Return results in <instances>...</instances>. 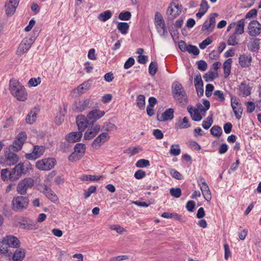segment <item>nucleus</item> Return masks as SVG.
<instances>
[{"label": "nucleus", "mask_w": 261, "mask_h": 261, "mask_svg": "<svg viewBox=\"0 0 261 261\" xmlns=\"http://www.w3.org/2000/svg\"><path fill=\"white\" fill-rule=\"evenodd\" d=\"M19 226L22 229L28 230H35L37 229V227L34 221L29 218H24L19 222Z\"/></svg>", "instance_id": "nucleus-24"}, {"label": "nucleus", "mask_w": 261, "mask_h": 261, "mask_svg": "<svg viewBox=\"0 0 261 261\" xmlns=\"http://www.w3.org/2000/svg\"><path fill=\"white\" fill-rule=\"evenodd\" d=\"M100 129V127L98 124L90 123L89 127L84 134V139L90 140L93 138L99 132Z\"/></svg>", "instance_id": "nucleus-11"}, {"label": "nucleus", "mask_w": 261, "mask_h": 261, "mask_svg": "<svg viewBox=\"0 0 261 261\" xmlns=\"http://www.w3.org/2000/svg\"><path fill=\"white\" fill-rule=\"evenodd\" d=\"M170 194L175 198H179L181 195V189L179 188H172L170 189Z\"/></svg>", "instance_id": "nucleus-53"}, {"label": "nucleus", "mask_w": 261, "mask_h": 261, "mask_svg": "<svg viewBox=\"0 0 261 261\" xmlns=\"http://www.w3.org/2000/svg\"><path fill=\"white\" fill-rule=\"evenodd\" d=\"M103 178L104 177L102 175L97 176L96 175L87 174H83L80 178L82 181H98L103 179Z\"/></svg>", "instance_id": "nucleus-37"}, {"label": "nucleus", "mask_w": 261, "mask_h": 261, "mask_svg": "<svg viewBox=\"0 0 261 261\" xmlns=\"http://www.w3.org/2000/svg\"><path fill=\"white\" fill-rule=\"evenodd\" d=\"M148 70L149 73L151 75H154L158 71L157 63L155 62H151L149 66Z\"/></svg>", "instance_id": "nucleus-52"}, {"label": "nucleus", "mask_w": 261, "mask_h": 261, "mask_svg": "<svg viewBox=\"0 0 261 261\" xmlns=\"http://www.w3.org/2000/svg\"><path fill=\"white\" fill-rule=\"evenodd\" d=\"M25 250L22 248L17 249L14 252L12 259L13 261H22L25 257Z\"/></svg>", "instance_id": "nucleus-32"}, {"label": "nucleus", "mask_w": 261, "mask_h": 261, "mask_svg": "<svg viewBox=\"0 0 261 261\" xmlns=\"http://www.w3.org/2000/svg\"><path fill=\"white\" fill-rule=\"evenodd\" d=\"M191 126V124L189 122V119L187 117L183 118L182 120H179L177 123H175V127L177 129L187 128Z\"/></svg>", "instance_id": "nucleus-34"}, {"label": "nucleus", "mask_w": 261, "mask_h": 261, "mask_svg": "<svg viewBox=\"0 0 261 261\" xmlns=\"http://www.w3.org/2000/svg\"><path fill=\"white\" fill-rule=\"evenodd\" d=\"M213 115L211 114L202 122V126L205 129H208L213 123Z\"/></svg>", "instance_id": "nucleus-42"}, {"label": "nucleus", "mask_w": 261, "mask_h": 261, "mask_svg": "<svg viewBox=\"0 0 261 261\" xmlns=\"http://www.w3.org/2000/svg\"><path fill=\"white\" fill-rule=\"evenodd\" d=\"M214 87L212 84H207L205 88V95L210 97L212 95V92L214 90Z\"/></svg>", "instance_id": "nucleus-64"}, {"label": "nucleus", "mask_w": 261, "mask_h": 261, "mask_svg": "<svg viewBox=\"0 0 261 261\" xmlns=\"http://www.w3.org/2000/svg\"><path fill=\"white\" fill-rule=\"evenodd\" d=\"M41 83V79L38 78H31L29 82L28 85L30 87H36Z\"/></svg>", "instance_id": "nucleus-58"}, {"label": "nucleus", "mask_w": 261, "mask_h": 261, "mask_svg": "<svg viewBox=\"0 0 261 261\" xmlns=\"http://www.w3.org/2000/svg\"><path fill=\"white\" fill-rule=\"evenodd\" d=\"M136 105L140 110H144L145 107V97L142 94L139 95L136 99Z\"/></svg>", "instance_id": "nucleus-41"}, {"label": "nucleus", "mask_w": 261, "mask_h": 261, "mask_svg": "<svg viewBox=\"0 0 261 261\" xmlns=\"http://www.w3.org/2000/svg\"><path fill=\"white\" fill-rule=\"evenodd\" d=\"M217 16V13H214L212 16H210L209 20H206L204 22L202 27V31H206L208 33L212 32L216 24L215 17Z\"/></svg>", "instance_id": "nucleus-17"}, {"label": "nucleus", "mask_w": 261, "mask_h": 261, "mask_svg": "<svg viewBox=\"0 0 261 261\" xmlns=\"http://www.w3.org/2000/svg\"><path fill=\"white\" fill-rule=\"evenodd\" d=\"M104 111L100 110L99 109H94L90 111L87 114V118L92 120L91 123H93L101 118L105 114Z\"/></svg>", "instance_id": "nucleus-19"}, {"label": "nucleus", "mask_w": 261, "mask_h": 261, "mask_svg": "<svg viewBox=\"0 0 261 261\" xmlns=\"http://www.w3.org/2000/svg\"><path fill=\"white\" fill-rule=\"evenodd\" d=\"M150 166V162L145 159H140L136 163V166L138 168H144Z\"/></svg>", "instance_id": "nucleus-51"}, {"label": "nucleus", "mask_w": 261, "mask_h": 261, "mask_svg": "<svg viewBox=\"0 0 261 261\" xmlns=\"http://www.w3.org/2000/svg\"><path fill=\"white\" fill-rule=\"evenodd\" d=\"M239 38L238 35L235 33L231 34L227 40V44L228 45L236 46L238 44Z\"/></svg>", "instance_id": "nucleus-39"}, {"label": "nucleus", "mask_w": 261, "mask_h": 261, "mask_svg": "<svg viewBox=\"0 0 261 261\" xmlns=\"http://www.w3.org/2000/svg\"><path fill=\"white\" fill-rule=\"evenodd\" d=\"M129 25L127 22H118L117 29L123 35L127 34L129 29Z\"/></svg>", "instance_id": "nucleus-43"}, {"label": "nucleus", "mask_w": 261, "mask_h": 261, "mask_svg": "<svg viewBox=\"0 0 261 261\" xmlns=\"http://www.w3.org/2000/svg\"><path fill=\"white\" fill-rule=\"evenodd\" d=\"M34 184V181L32 178H25L18 183L17 187V191L21 195L25 194L27 190L31 188Z\"/></svg>", "instance_id": "nucleus-8"}, {"label": "nucleus", "mask_w": 261, "mask_h": 261, "mask_svg": "<svg viewBox=\"0 0 261 261\" xmlns=\"http://www.w3.org/2000/svg\"><path fill=\"white\" fill-rule=\"evenodd\" d=\"M33 42L34 40L32 38H24L19 45L17 51V54L18 55H21L27 52Z\"/></svg>", "instance_id": "nucleus-13"}, {"label": "nucleus", "mask_w": 261, "mask_h": 261, "mask_svg": "<svg viewBox=\"0 0 261 261\" xmlns=\"http://www.w3.org/2000/svg\"><path fill=\"white\" fill-rule=\"evenodd\" d=\"M82 156L74 151L68 156V160L70 162H74L80 160Z\"/></svg>", "instance_id": "nucleus-56"}, {"label": "nucleus", "mask_w": 261, "mask_h": 261, "mask_svg": "<svg viewBox=\"0 0 261 261\" xmlns=\"http://www.w3.org/2000/svg\"><path fill=\"white\" fill-rule=\"evenodd\" d=\"M32 169L30 163H20L15 166L11 170L3 169L1 172V179L5 182L15 181L18 180L23 174H25Z\"/></svg>", "instance_id": "nucleus-1"}, {"label": "nucleus", "mask_w": 261, "mask_h": 261, "mask_svg": "<svg viewBox=\"0 0 261 261\" xmlns=\"http://www.w3.org/2000/svg\"><path fill=\"white\" fill-rule=\"evenodd\" d=\"M248 29L249 35L255 37L260 33L261 25L257 20H252L250 22Z\"/></svg>", "instance_id": "nucleus-14"}, {"label": "nucleus", "mask_w": 261, "mask_h": 261, "mask_svg": "<svg viewBox=\"0 0 261 261\" xmlns=\"http://www.w3.org/2000/svg\"><path fill=\"white\" fill-rule=\"evenodd\" d=\"M44 151V146L35 145L34 146L33 151L30 153H27L25 156L28 160H35L43 155Z\"/></svg>", "instance_id": "nucleus-12"}, {"label": "nucleus", "mask_w": 261, "mask_h": 261, "mask_svg": "<svg viewBox=\"0 0 261 261\" xmlns=\"http://www.w3.org/2000/svg\"><path fill=\"white\" fill-rule=\"evenodd\" d=\"M9 247L6 242H4L3 238L2 241H0V253L6 254L9 253Z\"/></svg>", "instance_id": "nucleus-48"}, {"label": "nucleus", "mask_w": 261, "mask_h": 261, "mask_svg": "<svg viewBox=\"0 0 261 261\" xmlns=\"http://www.w3.org/2000/svg\"><path fill=\"white\" fill-rule=\"evenodd\" d=\"M4 239V242L7 243L9 248H18L20 246L19 240L14 236H6Z\"/></svg>", "instance_id": "nucleus-23"}, {"label": "nucleus", "mask_w": 261, "mask_h": 261, "mask_svg": "<svg viewBox=\"0 0 261 261\" xmlns=\"http://www.w3.org/2000/svg\"><path fill=\"white\" fill-rule=\"evenodd\" d=\"M110 137L107 133H102L98 135L92 143L93 148L98 149L100 146L109 140Z\"/></svg>", "instance_id": "nucleus-15"}, {"label": "nucleus", "mask_w": 261, "mask_h": 261, "mask_svg": "<svg viewBox=\"0 0 261 261\" xmlns=\"http://www.w3.org/2000/svg\"><path fill=\"white\" fill-rule=\"evenodd\" d=\"M86 145L83 143H77L74 148V151L78 153L80 155L83 156L86 151Z\"/></svg>", "instance_id": "nucleus-44"}, {"label": "nucleus", "mask_w": 261, "mask_h": 261, "mask_svg": "<svg viewBox=\"0 0 261 261\" xmlns=\"http://www.w3.org/2000/svg\"><path fill=\"white\" fill-rule=\"evenodd\" d=\"M232 60L231 58L227 59L223 63L224 73L225 77H228L230 73Z\"/></svg>", "instance_id": "nucleus-38"}, {"label": "nucleus", "mask_w": 261, "mask_h": 261, "mask_svg": "<svg viewBox=\"0 0 261 261\" xmlns=\"http://www.w3.org/2000/svg\"><path fill=\"white\" fill-rule=\"evenodd\" d=\"M112 16V13L110 10H107L104 11L102 13H100L97 18L98 19L102 21L105 22L110 18H111Z\"/></svg>", "instance_id": "nucleus-40"}, {"label": "nucleus", "mask_w": 261, "mask_h": 261, "mask_svg": "<svg viewBox=\"0 0 261 261\" xmlns=\"http://www.w3.org/2000/svg\"><path fill=\"white\" fill-rule=\"evenodd\" d=\"M212 42V40L210 38L208 37L203 41H202V42L199 44V47L201 49H203L205 48L207 45L211 44Z\"/></svg>", "instance_id": "nucleus-61"}, {"label": "nucleus", "mask_w": 261, "mask_h": 261, "mask_svg": "<svg viewBox=\"0 0 261 261\" xmlns=\"http://www.w3.org/2000/svg\"><path fill=\"white\" fill-rule=\"evenodd\" d=\"M135 64V60L133 58H129L124 64V68L127 69L132 67Z\"/></svg>", "instance_id": "nucleus-62"}, {"label": "nucleus", "mask_w": 261, "mask_h": 261, "mask_svg": "<svg viewBox=\"0 0 261 261\" xmlns=\"http://www.w3.org/2000/svg\"><path fill=\"white\" fill-rule=\"evenodd\" d=\"M188 112L191 115L192 119L195 121H200L202 117L200 115L199 111H197L195 108L193 109L192 106H188L187 107Z\"/></svg>", "instance_id": "nucleus-31"}, {"label": "nucleus", "mask_w": 261, "mask_h": 261, "mask_svg": "<svg viewBox=\"0 0 261 261\" xmlns=\"http://www.w3.org/2000/svg\"><path fill=\"white\" fill-rule=\"evenodd\" d=\"M83 134L81 132H73L68 134L65 139L68 142L74 143L80 141L82 137Z\"/></svg>", "instance_id": "nucleus-26"}, {"label": "nucleus", "mask_w": 261, "mask_h": 261, "mask_svg": "<svg viewBox=\"0 0 261 261\" xmlns=\"http://www.w3.org/2000/svg\"><path fill=\"white\" fill-rule=\"evenodd\" d=\"M203 104L204 106L200 103H197L195 109L199 112L205 113L210 109V102L207 99H203Z\"/></svg>", "instance_id": "nucleus-36"}, {"label": "nucleus", "mask_w": 261, "mask_h": 261, "mask_svg": "<svg viewBox=\"0 0 261 261\" xmlns=\"http://www.w3.org/2000/svg\"><path fill=\"white\" fill-rule=\"evenodd\" d=\"M10 91L11 94L18 100L23 101L27 99L28 93L24 87L17 80H10Z\"/></svg>", "instance_id": "nucleus-2"}, {"label": "nucleus", "mask_w": 261, "mask_h": 261, "mask_svg": "<svg viewBox=\"0 0 261 261\" xmlns=\"http://www.w3.org/2000/svg\"><path fill=\"white\" fill-rule=\"evenodd\" d=\"M217 76V72L209 71L203 76V79L206 82L212 81Z\"/></svg>", "instance_id": "nucleus-50"}, {"label": "nucleus", "mask_w": 261, "mask_h": 261, "mask_svg": "<svg viewBox=\"0 0 261 261\" xmlns=\"http://www.w3.org/2000/svg\"><path fill=\"white\" fill-rule=\"evenodd\" d=\"M40 111L39 108L35 107L29 113L26 117V121L29 124L33 123L36 119L37 115Z\"/></svg>", "instance_id": "nucleus-29"}, {"label": "nucleus", "mask_w": 261, "mask_h": 261, "mask_svg": "<svg viewBox=\"0 0 261 261\" xmlns=\"http://www.w3.org/2000/svg\"><path fill=\"white\" fill-rule=\"evenodd\" d=\"M155 27L158 33L161 37L164 38H166L167 37L168 32L166 28L165 21L159 23H155Z\"/></svg>", "instance_id": "nucleus-28"}, {"label": "nucleus", "mask_w": 261, "mask_h": 261, "mask_svg": "<svg viewBox=\"0 0 261 261\" xmlns=\"http://www.w3.org/2000/svg\"><path fill=\"white\" fill-rule=\"evenodd\" d=\"M198 185L200 187L204 198L207 201H210L212 198V194L210 188L205 182L204 179L202 177L198 180Z\"/></svg>", "instance_id": "nucleus-10"}, {"label": "nucleus", "mask_w": 261, "mask_h": 261, "mask_svg": "<svg viewBox=\"0 0 261 261\" xmlns=\"http://www.w3.org/2000/svg\"><path fill=\"white\" fill-rule=\"evenodd\" d=\"M231 107L236 118L240 120L242 118L243 108L241 103L238 101L236 96H232L231 98Z\"/></svg>", "instance_id": "nucleus-9"}, {"label": "nucleus", "mask_w": 261, "mask_h": 261, "mask_svg": "<svg viewBox=\"0 0 261 261\" xmlns=\"http://www.w3.org/2000/svg\"><path fill=\"white\" fill-rule=\"evenodd\" d=\"M131 13L128 11L122 12L118 16V18L122 20H128L131 17Z\"/></svg>", "instance_id": "nucleus-55"}, {"label": "nucleus", "mask_w": 261, "mask_h": 261, "mask_svg": "<svg viewBox=\"0 0 261 261\" xmlns=\"http://www.w3.org/2000/svg\"><path fill=\"white\" fill-rule=\"evenodd\" d=\"M167 13L170 16V19H174L179 15V10L175 12L174 8L170 5L168 8Z\"/></svg>", "instance_id": "nucleus-49"}, {"label": "nucleus", "mask_w": 261, "mask_h": 261, "mask_svg": "<svg viewBox=\"0 0 261 261\" xmlns=\"http://www.w3.org/2000/svg\"><path fill=\"white\" fill-rule=\"evenodd\" d=\"M90 103V100L89 99L84 100H76L73 106L72 110L77 112H81L87 108Z\"/></svg>", "instance_id": "nucleus-18"}, {"label": "nucleus", "mask_w": 261, "mask_h": 261, "mask_svg": "<svg viewBox=\"0 0 261 261\" xmlns=\"http://www.w3.org/2000/svg\"><path fill=\"white\" fill-rule=\"evenodd\" d=\"M194 85L197 95L202 96L203 94V84L201 75L199 73L195 75Z\"/></svg>", "instance_id": "nucleus-22"}, {"label": "nucleus", "mask_w": 261, "mask_h": 261, "mask_svg": "<svg viewBox=\"0 0 261 261\" xmlns=\"http://www.w3.org/2000/svg\"><path fill=\"white\" fill-rule=\"evenodd\" d=\"M45 196L51 201L55 202L58 199L56 194L47 186L45 185L43 191Z\"/></svg>", "instance_id": "nucleus-33"}, {"label": "nucleus", "mask_w": 261, "mask_h": 261, "mask_svg": "<svg viewBox=\"0 0 261 261\" xmlns=\"http://www.w3.org/2000/svg\"><path fill=\"white\" fill-rule=\"evenodd\" d=\"M187 51L190 54H193L194 55H198L199 54V50L195 45H188Z\"/></svg>", "instance_id": "nucleus-57"}, {"label": "nucleus", "mask_w": 261, "mask_h": 261, "mask_svg": "<svg viewBox=\"0 0 261 261\" xmlns=\"http://www.w3.org/2000/svg\"><path fill=\"white\" fill-rule=\"evenodd\" d=\"M239 92L240 95L246 97L250 94L251 88L249 85L245 82H242L239 87Z\"/></svg>", "instance_id": "nucleus-30"}, {"label": "nucleus", "mask_w": 261, "mask_h": 261, "mask_svg": "<svg viewBox=\"0 0 261 261\" xmlns=\"http://www.w3.org/2000/svg\"><path fill=\"white\" fill-rule=\"evenodd\" d=\"M90 83L88 82H84L81 84L77 88L78 93L82 94L89 89Z\"/></svg>", "instance_id": "nucleus-47"}, {"label": "nucleus", "mask_w": 261, "mask_h": 261, "mask_svg": "<svg viewBox=\"0 0 261 261\" xmlns=\"http://www.w3.org/2000/svg\"><path fill=\"white\" fill-rule=\"evenodd\" d=\"M211 134L215 137H219L222 134V129L221 127L218 125L213 126L211 130Z\"/></svg>", "instance_id": "nucleus-45"}, {"label": "nucleus", "mask_w": 261, "mask_h": 261, "mask_svg": "<svg viewBox=\"0 0 261 261\" xmlns=\"http://www.w3.org/2000/svg\"><path fill=\"white\" fill-rule=\"evenodd\" d=\"M27 137V134L24 132H20L16 137L13 144L9 146V149L16 152L20 150Z\"/></svg>", "instance_id": "nucleus-6"}, {"label": "nucleus", "mask_w": 261, "mask_h": 261, "mask_svg": "<svg viewBox=\"0 0 261 261\" xmlns=\"http://www.w3.org/2000/svg\"><path fill=\"white\" fill-rule=\"evenodd\" d=\"M245 21L244 19H241V20L238 21L236 23V28L235 29L234 33L237 35H241L244 32V26H245Z\"/></svg>", "instance_id": "nucleus-35"}, {"label": "nucleus", "mask_w": 261, "mask_h": 261, "mask_svg": "<svg viewBox=\"0 0 261 261\" xmlns=\"http://www.w3.org/2000/svg\"><path fill=\"white\" fill-rule=\"evenodd\" d=\"M9 149L5 152L0 159V164L4 167L10 166L16 164L19 161L18 156L12 152Z\"/></svg>", "instance_id": "nucleus-4"}, {"label": "nucleus", "mask_w": 261, "mask_h": 261, "mask_svg": "<svg viewBox=\"0 0 261 261\" xmlns=\"http://www.w3.org/2000/svg\"><path fill=\"white\" fill-rule=\"evenodd\" d=\"M252 57L251 55L243 54L239 58V63L240 66L243 68L248 67L251 65Z\"/></svg>", "instance_id": "nucleus-25"}, {"label": "nucleus", "mask_w": 261, "mask_h": 261, "mask_svg": "<svg viewBox=\"0 0 261 261\" xmlns=\"http://www.w3.org/2000/svg\"><path fill=\"white\" fill-rule=\"evenodd\" d=\"M181 150L178 144H172L170 147V153L173 156L180 154Z\"/></svg>", "instance_id": "nucleus-46"}, {"label": "nucleus", "mask_w": 261, "mask_h": 261, "mask_svg": "<svg viewBox=\"0 0 261 261\" xmlns=\"http://www.w3.org/2000/svg\"><path fill=\"white\" fill-rule=\"evenodd\" d=\"M174 110L172 108L167 109L161 114H157V119L159 121L164 122L171 120L174 117Z\"/></svg>", "instance_id": "nucleus-20"}, {"label": "nucleus", "mask_w": 261, "mask_h": 261, "mask_svg": "<svg viewBox=\"0 0 261 261\" xmlns=\"http://www.w3.org/2000/svg\"><path fill=\"white\" fill-rule=\"evenodd\" d=\"M56 163L54 158L43 159L36 162V167L40 170H49L54 167Z\"/></svg>", "instance_id": "nucleus-7"}, {"label": "nucleus", "mask_w": 261, "mask_h": 261, "mask_svg": "<svg viewBox=\"0 0 261 261\" xmlns=\"http://www.w3.org/2000/svg\"><path fill=\"white\" fill-rule=\"evenodd\" d=\"M29 200L28 197L17 196L12 200V208L16 211H22L25 209L28 205Z\"/></svg>", "instance_id": "nucleus-5"}, {"label": "nucleus", "mask_w": 261, "mask_h": 261, "mask_svg": "<svg viewBox=\"0 0 261 261\" xmlns=\"http://www.w3.org/2000/svg\"><path fill=\"white\" fill-rule=\"evenodd\" d=\"M76 123L80 132H83L88 127L90 124L87 119V118L83 115H79L76 118Z\"/></svg>", "instance_id": "nucleus-21"}, {"label": "nucleus", "mask_w": 261, "mask_h": 261, "mask_svg": "<svg viewBox=\"0 0 261 261\" xmlns=\"http://www.w3.org/2000/svg\"><path fill=\"white\" fill-rule=\"evenodd\" d=\"M20 0H8L5 4L6 14L12 16L15 13Z\"/></svg>", "instance_id": "nucleus-16"}, {"label": "nucleus", "mask_w": 261, "mask_h": 261, "mask_svg": "<svg viewBox=\"0 0 261 261\" xmlns=\"http://www.w3.org/2000/svg\"><path fill=\"white\" fill-rule=\"evenodd\" d=\"M259 45L260 40L258 38H252L250 39L247 47L250 51L256 53L259 49Z\"/></svg>", "instance_id": "nucleus-27"}, {"label": "nucleus", "mask_w": 261, "mask_h": 261, "mask_svg": "<svg viewBox=\"0 0 261 261\" xmlns=\"http://www.w3.org/2000/svg\"><path fill=\"white\" fill-rule=\"evenodd\" d=\"M103 128L107 132H111L116 129V126L111 122L105 123Z\"/></svg>", "instance_id": "nucleus-60"}, {"label": "nucleus", "mask_w": 261, "mask_h": 261, "mask_svg": "<svg viewBox=\"0 0 261 261\" xmlns=\"http://www.w3.org/2000/svg\"><path fill=\"white\" fill-rule=\"evenodd\" d=\"M96 189L97 187L94 186H91L90 187H89L88 189L85 191L84 194V197L85 198H88V197H89L92 193L95 192Z\"/></svg>", "instance_id": "nucleus-54"}, {"label": "nucleus", "mask_w": 261, "mask_h": 261, "mask_svg": "<svg viewBox=\"0 0 261 261\" xmlns=\"http://www.w3.org/2000/svg\"><path fill=\"white\" fill-rule=\"evenodd\" d=\"M170 174L173 177L178 180L181 179L182 178L181 174L174 169H171L170 170Z\"/></svg>", "instance_id": "nucleus-59"}, {"label": "nucleus", "mask_w": 261, "mask_h": 261, "mask_svg": "<svg viewBox=\"0 0 261 261\" xmlns=\"http://www.w3.org/2000/svg\"><path fill=\"white\" fill-rule=\"evenodd\" d=\"M152 134L154 137L158 140L162 139L164 137L163 133L159 129H154Z\"/></svg>", "instance_id": "nucleus-63"}, {"label": "nucleus", "mask_w": 261, "mask_h": 261, "mask_svg": "<svg viewBox=\"0 0 261 261\" xmlns=\"http://www.w3.org/2000/svg\"><path fill=\"white\" fill-rule=\"evenodd\" d=\"M172 93L173 98L182 105H186L188 102V98L182 85L178 82L172 85Z\"/></svg>", "instance_id": "nucleus-3"}]
</instances>
